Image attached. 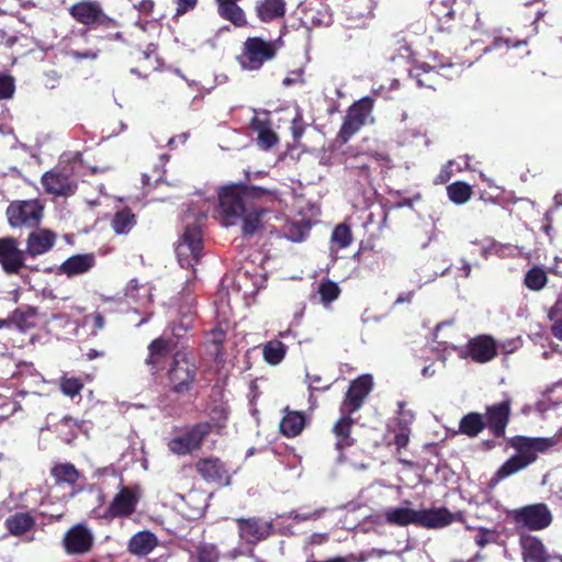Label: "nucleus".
<instances>
[{"mask_svg": "<svg viewBox=\"0 0 562 562\" xmlns=\"http://www.w3.org/2000/svg\"><path fill=\"white\" fill-rule=\"evenodd\" d=\"M513 400L506 396L503 401L485 406V413L469 412L459 422L457 434L468 438L479 437L487 429L491 438L480 442L482 451H492L501 446V439L506 438V429L510 423Z\"/></svg>", "mask_w": 562, "mask_h": 562, "instance_id": "1", "label": "nucleus"}, {"mask_svg": "<svg viewBox=\"0 0 562 562\" xmlns=\"http://www.w3.org/2000/svg\"><path fill=\"white\" fill-rule=\"evenodd\" d=\"M280 202L279 191L267 187L232 183L223 187L218 192V206L216 212L225 226L236 223V216L244 210V205H265L269 209Z\"/></svg>", "mask_w": 562, "mask_h": 562, "instance_id": "2", "label": "nucleus"}, {"mask_svg": "<svg viewBox=\"0 0 562 562\" xmlns=\"http://www.w3.org/2000/svg\"><path fill=\"white\" fill-rule=\"evenodd\" d=\"M506 442L516 453L508 458L495 472L494 480L496 481L505 480L536 462L538 453H546L560 442V436L527 437L517 435L507 438Z\"/></svg>", "mask_w": 562, "mask_h": 562, "instance_id": "3", "label": "nucleus"}, {"mask_svg": "<svg viewBox=\"0 0 562 562\" xmlns=\"http://www.w3.org/2000/svg\"><path fill=\"white\" fill-rule=\"evenodd\" d=\"M283 47L281 37L267 41L261 36H250L245 40L237 61L244 70H260L266 63L272 61Z\"/></svg>", "mask_w": 562, "mask_h": 562, "instance_id": "4", "label": "nucleus"}, {"mask_svg": "<svg viewBox=\"0 0 562 562\" xmlns=\"http://www.w3.org/2000/svg\"><path fill=\"white\" fill-rule=\"evenodd\" d=\"M166 375L169 390L172 393L178 395L190 393L198 376V366L194 358L187 351H175Z\"/></svg>", "mask_w": 562, "mask_h": 562, "instance_id": "5", "label": "nucleus"}, {"mask_svg": "<svg viewBox=\"0 0 562 562\" xmlns=\"http://www.w3.org/2000/svg\"><path fill=\"white\" fill-rule=\"evenodd\" d=\"M346 168L349 173L357 177L360 183L369 184L372 179V170L378 168L389 169L391 157L385 151L369 150L363 153H345Z\"/></svg>", "mask_w": 562, "mask_h": 562, "instance_id": "6", "label": "nucleus"}, {"mask_svg": "<svg viewBox=\"0 0 562 562\" xmlns=\"http://www.w3.org/2000/svg\"><path fill=\"white\" fill-rule=\"evenodd\" d=\"M507 519L517 529L540 531L548 528L553 520L552 513L547 504L533 503L507 512Z\"/></svg>", "mask_w": 562, "mask_h": 562, "instance_id": "7", "label": "nucleus"}, {"mask_svg": "<svg viewBox=\"0 0 562 562\" xmlns=\"http://www.w3.org/2000/svg\"><path fill=\"white\" fill-rule=\"evenodd\" d=\"M203 233L200 225L194 222L188 224L176 247L178 261L182 268H193L202 258Z\"/></svg>", "mask_w": 562, "mask_h": 562, "instance_id": "8", "label": "nucleus"}, {"mask_svg": "<svg viewBox=\"0 0 562 562\" xmlns=\"http://www.w3.org/2000/svg\"><path fill=\"white\" fill-rule=\"evenodd\" d=\"M68 12L77 23L89 29H113L119 26V22L106 15L98 1L83 0L76 2L69 8Z\"/></svg>", "mask_w": 562, "mask_h": 562, "instance_id": "9", "label": "nucleus"}, {"mask_svg": "<svg viewBox=\"0 0 562 562\" xmlns=\"http://www.w3.org/2000/svg\"><path fill=\"white\" fill-rule=\"evenodd\" d=\"M373 99L363 97L348 108L337 134V139L341 144L348 143L367 124L373 110Z\"/></svg>", "mask_w": 562, "mask_h": 562, "instance_id": "10", "label": "nucleus"}, {"mask_svg": "<svg viewBox=\"0 0 562 562\" xmlns=\"http://www.w3.org/2000/svg\"><path fill=\"white\" fill-rule=\"evenodd\" d=\"M213 424L199 422L186 429L179 436L171 438L168 449L177 456H187L201 449L206 437L212 432Z\"/></svg>", "mask_w": 562, "mask_h": 562, "instance_id": "11", "label": "nucleus"}, {"mask_svg": "<svg viewBox=\"0 0 562 562\" xmlns=\"http://www.w3.org/2000/svg\"><path fill=\"white\" fill-rule=\"evenodd\" d=\"M42 186L47 193L70 196L76 193L78 183L69 165L56 166L42 176Z\"/></svg>", "mask_w": 562, "mask_h": 562, "instance_id": "12", "label": "nucleus"}, {"mask_svg": "<svg viewBox=\"0 0 562 562\" xmlns=\"http://www.w3.org/2000/svg\"><path fill=\"white\" fill-rule=\"evenodd\" d=\"M7 216L12 227H35L43 216V205L37 200L13 201L7 209Z\"/></svg>", "mask_w": 562, "mask_h": 562, "instance_id": "13", "label": "nucleus"}, {"mask_svg": "<svg viewBox=\"0 0 562 562\" xmlns=\"http://www.w3.org/2000/svg\"><path fill=\"white\" fill-rule=\"evenodd\" d=\"M373 389V379L370 374H362L352 380L339 405V413L355 414L364 404Z\"/></svg>", "mask_w": 562, "mask_h": 562, "instance_id": "14", "label": "nucleus"}, {"mask_svg": "<svg viewBox=\"0 0 562 562\" xmlns=\"http://www.w3.org/2000/svg\"><path fill=\"white\" fill-rule=\"evenodd\" d=\"M177 347V341L164 335L153 339L147 346V356L144 360L153 375H157L166 369L169 357Z\"/></svg>", "mask_w": 562, "mask_h": 562, "instance_id": "15", "label": "nucleus"}, {"mask_svg": "<svg viewBox=\"0 0 562 562\" xmlns=\"http://www.w3.org/2000/svg\"><path fill=\"white\" fill-rule=\"evenodd\" d=\"M94 544L92 530L83 522L70 527L64 535L63 547L69 555H82L90 552Z\"/></svg>", "mask_w": 562, "mask_h": 562, "instance_id": "16", "label": "nucleus"}, {"mask_svg": "<svg viewBox=\"0 0 562 562\" xmlns=\"http://www.w3.org/2000/svg\"><path fill=\"white\" fill-rule=\"evenodd\" d=\"M239 538L248 544H257L268 539L273 531L272 522L265 521L260 517L235 519Z\"/></svg>", "mask_w": 562, "mask_h": 562, "instance_id": "17", "label": "nucleus"}, {"mask_svg": "<svg viewBox=\"0 0 562 562\" xmlns=\"http://www.w3.org/2000/svg\"><path fill=\"white\" fill-rule=\"evenodd\" d=\"M136 490V487L122 486L108 506L104 518L114 519L133 515L139 502V495Z\"/></svg>", "mask_w": 562, "mask_h": 562, "instance_id": "18", "label": "nucleus"}, {"mask_svg": "<svg viewBox=\"0 0 562 562\" xmlns=\"http://www.w3.org/2000/svg\"><path fill=\"white\" fill-rule=\"evenodd\" d=\"M194 469L206 483H214L220 486H226L231 483L226 464L217 457L200 458L194 463Z\"/></svg>", "mask_w": 562, "mask_h": 562, "instance_id": "19", "label": "nucleus"}, {"mask_svg": "<svg viewBox=\"0 0 562 562\" xmlns=\"http://www.w3.org/2000/svg\"><path fill=\"white\" fill-rule=\"evenodd\" d=\"M497 356L496 340L490 335H477L471 338L463 353L464 358H470L476 363H486Z\"/></svg>", "mask_w": 562, "mask_h": 562, "instance_id": "20", "label": "nucleus"}, {"mask_svg": "<svg viewBox=\"0 0 562 562\" xmlns=\"http://www.w3.org/2000/svg\"><path fill=\"white\" fill-rule=\"evenodd\" d=\"M0 265L7 274H18L25 266L24 251L13 237L0 238Z\"/></svg>", "mask_w": 562, "mask_h": 562, "instance_id": "21", "label": "nucleus"}, {"mask_svg": "<svg viewBox=\"0 0 562 562\" xmlns=\"http://www.w3.org/2000/svg\"><path fill=\"white\" fill-rule=\"evenodd\" d=\"M244 210L236 216V222L241 220V234L251 237L263 227V220L270 209L265 205H244Z\"/></svg>", "mask_w": 562, "mask_h": 562, "instance_id": "22", "label": "nucleus"}, {"mask_svg": "<svg viewBox=\"0 0 562 562\" xmlns=\"http://www.w3.org/2000/svg\"><path fill=\"white\" fill-rule=\"evenodd\" d=\"M95 256L92 252L77 254L67 258L58 266L56 274L74 278L89 272L95 266Z\"/></svg>", "mask_w": 562, "mask_h": 562, "instance_id": "23", "label": "nucleus"}, {"mask_svg": "<svg viewBox=\"0 0 562 562\" xmlns=\"http://www.w3.org/2000/svg\"><path fill=\"white\" fill-rule=\"evenodd\" d=\"M356 419L352 414L340 413L339 418L334 423L331 432L335 437V448L342 452L344 450L352 447L356 439L352 437V427Z\"/></svg>", "mask_w": 562, "mask_h": 562, "instance_id": "24", "label": "nucleus"}, {"mask_svg": "<svg viewBox=\"0 0 562 562\" xmlns=\"http://www.w3.org/2000/svg\"><path fill=\"white\" fill-rule=\"evenodd\" d=\"M57 235L49 229H36L29 234L24 255L32 258L48 252L55 245Z\"/></svg>", "mask_w": 562, "mask_h": 562, "instance_id": "25", "label": "nucleus"}, {"mask_svg": "<svg viewBox=\"0 0 562 562\" xmlns=\"http://www.w3.org/2000/svg\"><path fill=\"white\" fill-rule=\"evenodd\" d=\"M520 547L524 562H549L551 560L543 542L538 537H520Z\"/></svg>", "mask_w": 562, "mask_h": 562, "instance_id": "26", "label": "nucleus"}, {"mask_svg": "<svg viewBox=\"0 0 562 562\" xmlns=\"http://www.w3.org/2000/svg\"><path fill=\"white\" fill-rule=\"evenodd\" d=\"M450 510L447 507H434L418 510L417 526L426 529H440L450 525Z\"/></svg>", "mask_w": 562, "mask_h": 562, "instance_id": "27", "label": "nucleus"}, {"mask_svg": "<svg viewBox=\"0 0 562 562\" xmlns=\"http://www.w3.org/2000/svg\"><path fill=\"white\" fill-rule=\"evenodd\" d=\"M158 546L156 535L149 530L138 531L131 537L127 543L130 553L138 557H145Z\"/></svg>", "mask_w": 562, "mask_h": 562, "instance_id": "28", "label": "nucleus"}, {"mask_svg": "<svg viewBox=\"0 0 562 562\" xmlns=\"http://www.w3.org/2000/svg\"><path fill=\"white\" fill-rule=\"evenodd\" d=\"M255 12L261 22L269 23L285 15L286 2L285 0H260L256 3Z\"/></svg>", "mask_w": 562, "mask_h": 562, "instance_id": "29", "label": "nucleus"}, {"mask_svg": "<svg viewBox=\"0 0 562 562\" xmlns=\"http://www.w3.org/2000/svg\"><path fill=\"white\" fill-rule=\"evenodd\" d=\"M196 313L192 311L191 307H187L186 310H179V317L169 323L168 329L171 333V337L173 341H177V345L186 337V334L193 328L195 322Z\"/></svg>", "mask_w": 562, "mask_h": 562, "instance_id": "30", "label": "nucleus"}, {"mask_svg": "<svg viewBox=\"0 0 562 562\" xmlns=\"http://www.w3.org/2000/svg\"><path fill=\"white\" fill-rule=\"evenodd\" d=\"M306 425V416L302 412L284 409V415L280 422V432L288 437L293 438L299 436Z\"/></svg>", "mask_w": 562, "mask_h": 562, "instance_id": "31", "label": "nucleus"}, {"mask_svg": "<svg viewBox=\"0 0 562 562\" xmlns=\"http://www.w3.org/2000/svg\"><path fill=\"white\" fill-rule=\"evenodd\" d=\"M418 510L406 507H391L385 509V522L391 526L406 527L408 525L417 526Z\"/></svg>", "mask_w": 562, "mask_h": 562, "instance_id": "32", "label": "nucleus"}, {"mask_svg": "<svg viewBox=\"0 0 562 562\" xmlns=\"http://www.w3.org/2000/svg\"><path fill=\"white\" fill-rule=\"evenodd\" d=\"M411 76L416 79V83L420 88L436 90L442 83L441 75L430 66H419L413 69Z\"/></svg>", "mask_w": 562, "mask_h": 562, "instance_id": "33", "label": "nucleus"}, {"mask_svg": "<svg viewBox=\"0 0 562 562\" xmlns=\"http://www.w3.org/2000/svg\"><path fill=\"white\" fill-rule=\"evenodd\" d=\"M50 475L57 485L67 484L74 486L80 479V472L70 462L56 463L50 469Z\"/></svg>", "mask_w": 562, "mask_h": 562, "instance_id": "34", "label": "nucleus"}, {"mask_svg": "<svg viewBox=\"0 0 562 562\" xmlns=\"http://www.w3.org/2000/svg\"><path fill=\"white\" fill-rule=\"evenodd\" d=\"M9 532L13 536H22L35 526V519L29 513L18 512L5 519Z\"/></svg>", "mask_w": 562, "mask_h": 562, "instance_id": "35", "label": "nucleus"}, {"mask_svg": "<svg viewBox=\"0 0 562 562\" xmlns=\"http://www.w3.org/2000/svg\"><path fill=\"white\" fill-rule=\"evenodd\" d=\"M38 310L34 306H25L13 311L11 322L21 330L27 331L37 325Z\"/></svg>", "mask_w": 562, "mask_h": 562, "instance_id": "36", "label": "nucleus"}, {"mask_svg": "<svg viewBox=\"0 0 562 562\" xmlns=\"http://www.w3.org/2000/svg\"><path fill=\"white\" fill-rule=\"evenodd\" d=\"M136 215L130 207H123L115 212L111 221V227L117 235H125L136 225Z\"/></svg>", "mask_w": 562, "mask_h": 562, "instance_id": "37", "label": "nucleus"}, {"mask_svg": "<svg viewBox=\"0 0 562 562\" xmlns=\"http://www.w3.org/2000/svg\"><path fill=\"white\" fill-rule=\"evenodd\" d=\"M288 347L278 339H272L262 345V357L270 366H277L283 361Z\"/></svg>", "mask_w": 562, "mask_h": 562, "instance_id": "38", "label": "nucleus"}, {"mask_svg": "<svg viewBox=\"0 0 562 562\" xmlns=\"http://www.w3.org/2000/svg\"><path fill=\"white\" fill-rule=\"evenodd\" d=\"M449 199L456 204L467 203L473 195L472 187L464 181H456L447 187Z\"/></svg>", "mask_w": 562, "mask_h": 562, "instance_id": "39", "label": "nucleus"}, {"mask_svg": "<svg viewBox=\"0 0 562 562\" xmlns=\"http://www.w3.org/2000/svg\"><path fill=\"white\" fill-rule=\"evenodd\" d=\"M548 283V276L546 271L539 267H531L524 277V284L531 291H541Z\"/></svg>", "mask_w": 562, "mask_h": 562, "instance_id": "40", "label": "nucleus"}, {"mask_svg": "<svg viewBox=\"0 0 562 562\" xmlns=\"http://www.w3.org/2000/svg\"><path fill=\"white\" fill-rule=\"evenodd\" d=\"M310 229L311 225L308 222H290L283 228V236L291 241L300 243L305 239Z\"/></svg>", "mask_w": 562, "mask_h": 562, "instance_id": "41", "label": "nucleus"}, {"mask_svg": "<svg viewBox=\"0 0 562 562\" xmlns=\"http://www.w3.org/2000/svg\"><path fill=\"white\" fill-rule=\"evenodd\" d=\"M226 331L220 327H215L206 334V342L214 348L212 355L215 360L221 359L224 355V342L226 341Z\"/></svg>", "mask_w": 562, "mask_h": 562, "instance_id": "42", "label": "nucleus"}, {"mask_svg": "<svg viewBox=\"0 0 562 562\" xmlns=\"http://www.w3.org/2000/svg\"><path fill=\"white\" fill-rule=\"evenodd\" d=\"M220 558V550L214 543L201 542L195 548V562H218Z\"/></svg>", "mask_w": 562, "mask_h": 562, "instance_id": "43", "label": "nucleus"}, {"mask_svg": "<svg viewBox=\"0 0 562 562\" xmlns=\"http://www.w3.org/2000/svg\"><path fill=\"white\" fill-rule=\"evenodd\" d=\"M338 284L329 279L323 280L318 285V294L323 304L327 305L337 300L340 295Z\"/></svg>", "mask_w": 562, "mask_h": 562, "instance_id": "44", "label": "nucleus"}, {"mask_svg": "<svg viewBox=\"0 0 562 562\" xmlns=\"http://www.w3.org/2000/svg\"><path fill=\"white\" fill-rule=\"evenodd\" d=\"M331 243L339 249L347 248L352 243V233L347 224H338L331 233Z\"/></svg>", "mask_w": 562, "mask_h": 562, "instance_id": "45", "label": "nucleus"}, {"mask_svg": "<svg viewBox=\"0 0 562 562\" xmlns=\"http://www.w3.org/2000/svg\"><path fill=\"white\" fill-rule=\"evenodd\" d=\"M85 384L79 378L63 375L59 380V389L61 393L69 397L79 395Z\"/></svg>", "mask_w": 562, "mask_h": 562, "instance_id": "46", "label": "nucleus"}, {"mask_svg": "<svg viewBox=\"0 0 562 562\" xmlns=\"http://www.w3.org/2000/svg\"><path fill=\"white\" fill-rule=\"evenodd\" d=\"M465 529L473 530L474 527L465 525ZM475 530H476L477 533L474 537V542L480 548H484L488 543H492V542H494L496 540V532H495V530L487 529V528H484V527L475 528Z\"/></svg>", "mask_w": 562, "mask_h": 562, "instance_id": "47", "label": "nucleus"}, {"mask_svg": "<svg viewBox=\"0 0 562 562\" xmlns=\"http://www.w3.org/2000/svg\"><path fill=\"white\" fill-rule=\"evenodd\" d=\"M279 143L278 134L272 130V125L266 131H261L257 136V145L262 150H268Z\"/></svg>", "mask_w": 562, "mask_h": 562, "instance_id": "48", "label": "nucleus"}, {"mask_svg": "<svg viewBox=\"0 0 562 562\" xmlns=\"http://www.w3.org/2000/svg\"><path fill=\"white\" fill-rule=\"evenodd\" d=\"M272 125L270 113L265 111L261 114L257 113L250 121V128L257 133V136L261 131H266Z\"/></svg>", "mask_w": 562, "mask_h": 562, "instance_id": "49", "label": "nucleus"}, {"mask_svg": "<svg viewBox=\"0 0 562 562\" xmlns=\"http://www.w3.org/2000/svg\"><path fill=\"white\" fill-rule=\"evenodd\" d=\"M398 417L396 419L397 427H409L415 419V414L411 409H406L405 402H398Z\"/></svg>", "mask_w": 562, "mask_h": 562, "instance_id": "50", "label": "nucleus"}, {"mask_svg": "<svg viewBox=\"0 0 562 562\" xmlns=\"http://www.w3.org/2000/svg\"><path fill=\"white\" fill-rule=\"evenodd\" d=\"M15 90L14 79L11 76H0V100L9 99Z\"/></svg>", "mask_w": 562, "mask_h": 562, "instance_id": "51", "label": "nucleus"}, {"mask_svg": "<svg viewBox=\"0 0 562 562\" xmlns=\"http://www.w3.org/2000/svg\"><path fill=\"white\" fill-rule=\"evenodd\" d=\"M411 428L409 427H398V431L395 432L393 445L396 447V451L400 452L402 449L406 448L409 442Z\"/></svg>", "mask_w": 562, "mask_h": 562, "instance_id": "52", "label": "nucleus"}, {"mask_svg": "<svg viewBox=\"0 0 562 562\" xmlns=\"http://www.w3.org/2000/svg\"><path fill=\"white\" fill-rule=\"evenodd\" d=\"M453 161L449 160L446 165H443L436 177L435 183L445 184L447 183L453 176L452 170Z\"/></svg>", "mask_w": 562, "mask_h": 562, "instance_id": "53", "label": "nucleus"}, {"mask_svg": "<svg viewBox=\"0 0 562 562\" xmlns=\"http://www.w3.org/2000/svg\"><path fill=\"white\" fill-rule=\"evenodd\" d=\"M173 3L176 4V15L179 16L193 10L198 4V0H173Z\"/></svg>", "mask_w": 562, "mask_h": 562, "instance_id": "54", "label": "nucleus"}, {"mask_svg": "<svg viewBox=\"0 0 562 562\" xmlns=\"http://www.w3.org/2000/svg\"><path fill=\"white\" fill-rule=\"evenodd\" d=\"M68 55L75 60H93L99 56V50L87 49L83 52L71 49L68 52Z\"/></svg>", "mask_w": 562, "mask_h": 562, "instance_id": "55", "label": "nucleus"}, {"mask_svg": "<svg viewBox=\"0 0 562 562\" xmlns=\"http://www.w3.org/2000/svg\"><path fill=\"white\" fill-rule=\"evenodd\" d=\"M297 83H304L303 71L302 70H293L288 74L286 77L282 80V85L284 87H291Z\"/></svg>", "mask_w": 562, "mask_h": 562, "instance_id": "56", "label": "nucleus"}, {"mask_svg": "<svg viewBox=\"0 0 562 562\" xmlns=\"http://www.w3.org/2000/svg\"><path fill=\"white\" fill-rule=\"evenodd\" d=\"M548 318H562V294H560L553 305L548 311Z\"/></svg>", "mask_w": 562, "mask_h": 562, "instance_id": "57", "label": "nucleus"}, {"mask_svg": "<svg viewBox=\"0 0 562 562\" xmlns=\"http://www.w3.org/2000/svg\"><path fill=\"white\" fill-rule=\"evenodd\" d=\"M93 324H92V331L93 334H97L98 330H101L105 326V319L104 316L100 312H94L89 316Z\"/></svg>", "mask_w": 562, "mask_h": 562, "instance_id": "58", "label": "nucleus"}, {"mask_svg": "<svg viewBox=\"0 0 562 562\" xmlns=\"http://www.w3.org/2000/svg\"><path fill=\"white\" fill-rule=\"evenodd\" d=\"M291 130H292L293 137L295 139H299L303 135L304 128L302 126V116L301 115H297L293 120Z\"/></svg>", "mask_w": 562, "mask_h": 562, "instance_id": "59", "label": "nucleus"}, {"mask_svg": "<svg viewBox=\"0 0 562 562\" xmlns=\"http://www.w3.org/2000/svg\"><path fill=\"white\" fill-rule=\"evenodd\" d=\"M549 321L552 322L551 334L558 340L562 341V318H554Z\"/></svg>", "mask_w": 562, "mask_h": 562, "instance_id": "60", "label": "nucleus"}, {"mask_svg": "<svg viewBox=\"0 0 562 562\" xmlns=\"http://www.w3.org/2000/svg\"><path fill=\"white\" fill-rule=\"evenodd\" d=\"M414 291L402 292L395 300V304L398 305L404 303H411L414 299Z\"/></svg>", "mask_w": 562, "mask_h": 562, "instance_id": "61", "label": "nucleus"}, {"mask_svg": "<svg viewBox=\"0 0 562 562\" xmlns=\"http://www.w3.org/2000/svg\"><path fill=\"white\" fill-rule=\"evenodd\" d=\"M324 509H317L312 513H306L302 515H296L295 518L300 520H308V519H316L319 518Z\"/></svg>", "mask_w": 562, "mask_h": 562, "instance_id": "62", "label": "nucleus"}, {"mask_svg": "<svg viewBox=\"0 0 562 562\" xmlns=\"http://www.w3.org/2000/svg\"><path fill=\"white\" fill-rule=\"evenodd\" d=\"M450 525L453 522V521H458V522H461V524H465L467 520H465V516H464V513L463 512H457V513H451L450 512Z\"/></svg>", "mask_w": 562, "mask_h": 562, "instance_id": "63", "label": "nucleus"}, {"mask_svg": "<svg viewBox=\"0 0 562 562\" xmlns=\"http://www.w3.org/2000/svg\"><path fill=\"white\" fill-rule=\"evenodd\" d=\"M439 5H443V0H432L430 2L431 10L437 16H439L441 14V11L439 10Z\"/></svg>", "mask_w": 562, "mask_h": 562, "instance_id": "64", "label": "nucleus"}]
</instances>
